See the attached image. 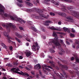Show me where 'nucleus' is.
Masks as SVG:
<instances>
[{"label": "nucleus", "instance_id": "nucleus-21", "mask_svg": "<svg viewBox=\"0 0 79 79\" xmlns=\"http://www.w3.org/2000/svg\"><path fill=\"white\" fill-rule=\"evenodd\" d=\"M53 37H57V34H56V32L54 31L53 32Z\"/></svg>", "mask_w": 79, "mask_h": 79}, {"label": "nucleus", "instance_id": "nucleus-45", "mask_svg": "<svg viewBox=\"0 0 79 79\" xmlns=\"http://www.w3.org/2000/svg\"><path fill=\"white\" fill-rule=\"evenodd\" d=\"M9 47L10 50H13V47L12 46H9Z\"/></svg>", "mask_w": 79, "mask_h": 79}, {"label": "nucleus", "instance_id": "nucleus-35", "mask_svg": "<svg viewBox=\"0 0 79 79\" xmlns=\"http://www.w3.org/2000/svg\"><path fill=\"white\" fill-rule=\"evenodd\" d=\"M58 59H59V60H60L61 61H62V62H64L65 61L64 60H62L61 59H60L59 58H58Z\"/></svg>", "mask_w": 79, "mask_h": 79}, {"label": "nucleus", "instance_id": "nucleus-11", "mask_svg": "<svg viewBox=\"0 0 79 79\" xmlns=\"http://www.w3.org/2000/svg\"><path fill=\"white\" fill-rule=\"evenodd\" d=\"M5 10V7L2 6L1 4H0V11L1 12H4Z\"/></svg>", "mask_w": 79, "mask_h": 79}, {"label": "nucleus", "instance_id": "nucleus-57", "mask_svg": "<svg viewBox=\"0 0 79 79\" xmlns=\"http://www.w3.org/2000/svg\"><path fill=\"white\" fill-rule=\"evenodd\" d=\"M26 45H27V46H29V43H27L26 44Z\"/></svg>", "mask_w": 79, "mask_h": 79}, {"label": "nucleus", "instance_id": "nucleus-3", "mask_svg": "<svg viewBox=\"0 0 79 79\" xmlns=\"http://www.w3.org/2000/svg\"><path fill=\"white\" fill-rule=\"evenodd\" d=\"M48 44L51 46H53L54 44L56 46H58L59 47L61 48V44L58 42V40L55 39H52L51 41H50L48 43Z\"/></svg>", "mask_w": 79, "mask_h": 79}, {"label": "nucleus", "instance_id": "nucleus-34", "mask_svg": "<svg viewBox=\"0 0 79 79\" xmlns=\"http://www.w3.org/2000/svg\"><path fill=\"white\" fill-rule=\"evenodd\" d=\"M45 23H52V22L50 21H45Z\"/></svg>", "mask_w": 79, "mask_h": 79}, {"label": "nucleus", "instance_id": "nucleus-64", "mask_svg": "<svg viewBox=\"0 0 79 79\" xmlns=\"http://www.w3.org/2000/svg\"><path fill=\"white\" fill-rule=\"evenodd\" d=\"M28 67L29 68H32V66L31 65H28Z\"/></svg>", "mask_w": 79, "mask_h": 79}, {"label": "nucleus", "instance_id": "nucleus-33", "mask_svg": "<svg viewBox=\"0 0 79 79\" xmlns=\"http://www.w3.org/2000/svg\"><path fill=\"white\" fill-rule=\"evenodd\" d=\"M45 70H47V71H49V72L51 71V70H50V69L48 68H45Z\"/></svg>", "mask_w": 79, "mask_h": 79}, {"label": "nucleus", "instance_id": "nucleus-23", "mask_svg": "<svg viewBox=\"0 0 79 79\" xmlns=\"http://www.w3.org/2000/svg\"><path fill=\"white\" fill-rule=\"evenodd\" d=\"M52 2L54 3L55 5H57V6H58V5H59V4L58 3L55 2V1H52Z\"/></svg>", "mask_w": 79, "mask_h": 79}, {"label": "nucleus", "instance_id": "nucleus-20", "mask_svg": "<svg viewBox=\"0 0 79 79\" xmlns=\"http://www.w3.org/2000/svg\"><path fill=\"white\" fill-rule=\"evenodd\" d=\"M63 29L64 31H65V32H66L67 31H69V30L68 29V28H66V27H64L63 28Z\"/></svg>", "mask_w": 79, "mask_h": 79}, {"label": "nucleus", "instance_id": "nucleus-13", "mask_svg": "<svg viewBox=\"0 0 79 79\" xmlns=\"http://www.w3.org/2000/svg\"><path fill=\"white\" fill-rule=\"evenodd\" d=\"M67 18L68 19H69L70 22H71V23H73L74 21L73 20V17L71 16L67 17Z\"/></svg>", "mask_w": 79, "mask_h": 79}, {"label": "nucleus", "instance_id": "nucleus-18", "mask_svg": "<svg viewBox=\"0 0 79 79\" xmlns=\"http://www.w3.org/2000/svg\"><path fill=\"white\" fill-rule=\"evenodd\" d=\"M75 44L77 45V46L76 47V48L77 49L79 48V42L78 40H76L75 41Z\"/></svg>", "mask_w": 79, "mask_h": 79}, {"label": "nucleus", "instance_id": "nucleus-47", "mask_svg": "<svg viewBox=\"0 0 79 79\" xmlns=\"http://www.w3.org/2000/svg\"><path fill=\"white\" fill-rule=\"evenodd\" d=\"M14 65H18V63H17V62H16L14 63Z\"/></svg>", "mask_w": 79, "mask_h": 79}, {"label": "nucleus", "instance_id": "nucleus-56", "mask_svg": "<svg viewBox=\"0 0 79 79\" xmlns=\"http://www.w3.org/2000/svg\"><path fill=\"white\" fill-rule=\"evenodd\" d=\"M4 15L6 17H7V16H8V15H7V14H5Z\"/></svg>", "mask_w": 79, "mask_h": 79}, {"label": "nucleus", "instance_id": "nucleus-52", "mask_svg": "<svg viewBox=\"0 0 79 79\" xmlns=\"http://www.w3.org/2000/svg\"><path fill=\"white\" fill-rule=\"evenodd\" d=\"M6 66H9V67H10L11 66V65H10V64L9 63L8 64H6Z\"/></svg>", "mask_w": 79, "mask_h": 79}, {"label": "nucleus", "instance_id": "nucleus-24", "mask_svg": "<svg viewBox=\"0 0 79 79\" xmlns=\"http://www.w3.org/2000/svg\"><path fill=\"white\" fill-rule=\"evenodd\" d=\"M1 45H2V46H3V48H6V49H7V47H6V45H5L4 44L2 43L1 44Z\"/></svg>", "mask_w": 79, "mask_h": 79}, {"label": "nucleus", "instance_id": "nucleus-60", "mask_svg": "<svg viewBox=\"0 0 79 79\" xmlns=\"http://www.w3.org/2000/svg\"><path fill=\"white\" fill-rule=\"evenodd\" d=\"M13 71V73H16L17 71H15V70H13V71Z\"/></svg>", "mask_w": 79, "mask_h": 79}, {"label": "nucleus", "instance_id": "nucleus-43", "mask_svg": "<svg viewBox=\"0 0 79 79\" xmlns=\"http://www.w3.org/2000/svg\"><path fill=\"white\" fill-rule=\"evenodd\" d=\"M28 41V42H31V40L29 39H28V38L26 39Z\"/></svg>", "mask_w": 79, "mask_h": 79}, {"label": "nucleus", "instance_id": "nucleus-58", "mask_svg": "<svg viewBox=\"0 0 79 79\" xmlns=\"http://www.w3.org/2000/svg\"><path fill=\"white\" fill-rule=\"evenodd\" d=\"M66 43L68 45H69L70 44L69 42L68 41H66Z\"/></svg>", "mask_w": 79, "mask_h": 79}, {"label": "nucleus", "instance_id": "nucleus-62", "mask_svg": "<svg viewBox=\"0 0 79 79\" xmlns=\"http://www.w3.org/2000/svg\"><path fill=\"white\" fill-rule=\"evenodd\" d=\"M2 70H3V71H6V69H5L3 68H2Z\"/></svg>", "mask_w": 79, "mask_h": 79}, {"label": "nucleus", "instance_id": "nucleus-26", "mask_svg": "<svg viewBox=\"0 0 79 79\" xmlns=\"http://www.w3.org/2000/svg\"><path fill=\"white\" fill-rule=\"evenodd\" d=\"M31 29H32V30H33V31H34L35 32H37V30L35 28V27H31Z\"/></svg>", "mask_w": 79, "mask_h": 79}, {"label": "nucleus", "instance_id": "nucleus-28", "mask_svg": "<svg viewBox=\"0 0 79 79\" xmlns=\"http://www.w3.org/2000/svg\"><path fill=\"white\" fill-rule=\"evenodd\" d=\"M49 52L51 53H55V51L54 50H49Z\"/></svg>", "mask_w": 79, "mask_h": 79}, {"label": "nucleus", "instance_id": "nucleus-32", "mask_svg": "<svg viewBox=\"0 0 79 79\" xmlns=\"http://www.w3.org/2000/svg\"><path fill=\"white\" fill-rule=\"evenodd\" d=\"M50 15L51 16H55V14L54 13L52 12H50Z\"/></svg>", "mask_w": 79, "mask_h": 79}, {"label": "nucleus", "instance_id": "nucleus-40", "mask_svg": "<svg viewBox=\"0 0 79 79\" xmlns=\"http://www.w3.org/2000/svg\"><path fill=\"white\" fill-rule=\"evenodd\" d=\"M19 29L20 30H21V31H23V28L21 27H19Z\"/></svg>", "mask_w": 79, "mask_h": 79}, {"label": "nucleus", "instance_id": "nucleus-50", "mask_svg": "<svg viewBox=\"0 0 79 79\" xmlns=\"http://www.w3.org/2000/svg\"><path fill=\"white\" fill-rule=\"evenodd\" d=\"M56 68L57 70H59V67H58V66H56Z\"/></svg>", "mask_w": 79, "mask_h": 79}, {"label": "nucleus", "instance_id": "nucleus-19", "mask_svg": "<svg viewBox=\"0 0 79 79\" xmlns=\"http://www.w3.org/2000/svg\"><path fill=\"white\" fill-rule=\"evenodd\" d=\"M64 53V51H63V50H61L60 52H59V55H63V53Z\"/></svg>", "mask_w": 79, "mask_h": 79}, {"label": "nucleus", "instance_id": "nucleus-30", "mask_svg": "<svg viewBox=\"0 0 79 79\" xmlns=\"http://www.w3.org/2000/svg\"><path fill=\"white\" fill-rule=\"evenodd\" d=\"M35 18H36V19H41V18L42 17H41L40 16H36L35 17Z\"/></svg>", "mask_w": 79, "mask_h": 79}, {"label": "nucleus", "instance_id": "nucleus-49", "mask_svg": "<svg viewBox=\"0 0 79 79\" xmlns=\"http://www.w3.org/2000/svg\"><path fill=\"white\" fill-rule=\"evenodd\" d=\"M26 69H27L28 71H30V69H29L28 67H26Z\"/></svg>", "mask_w": 79, "mask_h": 79}, {"label": "nucleus", "instance_id": "nucleus-48", "mask_svg": "<svg viewBox=\"0 0 79 79\" xmlns=\"http://www.w3.org/2000/svg\"><path fill=\"white\" fill-rule=\"evenodd\" d=\"M35 10L36 11H39V9L37 8H35Z\"/></svg>", "mask_w": 79, "mask_h": 79}, {"label": "nucleus", "instance_id": "nucleus-27", "mask_svg": "<svg viewBox=\"0 0 79 79\" xmlns=\"http://www.w3.org/2000/svg\"><path fill=\"white\" fill-rule=\"evenodd\" d=\"M27 5H29V6H32L33 5L32 4L28 2H27Z\"/></svg>", "mask_w": 79, "mask_h": 79}, {"label": "nucleus", "instance_id": "nucleus-22", "mask_svg": "<svg viewBox=\"0 0 79 79\" xmlns=\"http://www.w3.org/2000/svg\"><path fill=\"white\" fill-rule=\"evenodd\" d=\"M50 29H51V30H54L55 31H59V29L53 27H51L50 28Z\"/></svg>", "mask_w": 79, "mask_h": 79}, {"label": "nucleus", "instance_id": "nucleus-39", "mask_svg": "<svg viewBox=\"0 0 79 79\" xmlns=\"http://www.w3.org/2000/svg\"><path fill=\"white\" fill-rule=\"evenodd\" d=\"M71 60V61H73V60H74V57H72Z\"/></svg>", "mask_w": 79, "mask_h": 79}, {"label": "nucleus", "instance_id": "nucleus-1", "mask_svg": "<svg viewBox=\"0 0 79 79\" xmlns=\"http://www.w3.org/2000/svg\"><path fill=\"white\" fill-rule=\"evenodd\" d=\"M2 26L3 27H6V30L8 32H9L10 31V27H11L13 30H15V28H16V26L13 25V24L11 23H3Z\"/></svg>", "mask_w": 79, "mask_h": 79}, {"label": "nucleus", "instance_id": "nucleus-7", "mask_svg": "<svg viewBox=\"0 0 79 79\" xmlns=\"http://www.w3.org/2000/svg\"><path fill=\"white\" fill-rule=\"evenodd\" d=\"M16 73L19 74H20L21 75L24 76H26L27 77H29V74L25 73H23V72L22 71H21L20 73L19 72H17Z\"/></svg>", "mask_w": 79, "mask_h": 79}, {"label": "nucleus", "instance_id": "nucleus-29", "mask_svg": "<svg viewBox=\"0 0 79 79\" xmlns=\"http://www.w3.org/2000/svg\"><path fill=\"white\" fill-rule=\"evenodd\" d=\"M76 63H79V59L77 58L76 59Z\"/></svg>", "mask_w": 79, "mask_h": 79}, {"label": "nucleus", "instance_id": "nucleus-61", "mask_svg": "<svg viewBox=\"0 0 79 79\" xmlns=\"http://www.w3.org/2000/svg\"><path fill=\"white\" fill-rule=\"evenodd\" d=\"M49 63L50 64H52V63H53V62H52L51 61H49Z\"/></svg>", "mask_w": 79, "mask_h": 79}, {"label": "nucleus", "instance_id": "nucleus-44", "mask_svg": "<svg viewBox=\"0 0 79 79\" xmlns=\"http://www.w3.org/2000/svg\"><path fill=\"white\" fill-rule=\"evenodd\" d=\"M19 58L20 59H22L23 57V56H19Z\"/></svg>", "mask_w": 79, "mask_h": 79}, {"label": "nucleus", "instance_id": "nucleus-16", "mask_svg": "<svg viewBox=\"0 0 79 79\" xmlns=\"http://www.w3.org/2000/svg\"><path fill=\"white\" fill-rule=\"evenodd\" d=\"M40 12L39 13V16H42V17H44V14L42 13H43V11L40 10Z\"/></svg>", "mask_w": 79, "mask_h": 79}, {"label": "nucleus", "instance_id": "nucleus-5", "mask_svg": "<svg viewBox=\"0 0 79 79\" xmlns=\"http://www.w3.org/2000/svg\"><path fill=\"white\" fill-rule=\"evenodd\" d=\"M57 63L58 64H59V66H60L61 68H62L61 69L62 71H63L64 73V74L65 76V77H68V75H66V73H64V70H63V69H66V70H68V67L66 65H63L61 64L60 63V62H57Z\"/></svg>", "mask_w": 79, "mask_h": 79}, {"label": "nucleus", "instance_id": "nucleus-41", "mask_svg": "<svg viewBox=\"0 0 79 79\" xmlns=\"http://www.w3.org/2000/svg\"><path fill=\"white\" fill-rule=\"evenodd\" d=\"M41 76V77L43 79H44L45 77V75H42V76Z\"/></svg>", "mask_w": 79, "mask_h": 79}, {"label": "nucleus", "instance_id": "nucleus-59", "mask_svg": "<svg viewBox=\"0 0 79 79\" xmlns=\"http://www.w3.org/2000/svg\"><path fill=\"white\" fill-rule=\"evenodd\" d=\"M19 69H15V71H19Z\"/></svg>", "mask_w": 79, "mask_h": 79}, {"label": "nucleus", "instance_id": "nucleus-6", "mask_svg": "<svg viewBox=\"0 0 79 79\" xmlns=\"http://www.w3.org/2000/svg\"><path fill=\"white\" fill-rule=\"evenodd\" d=\"M35 45H33L31 47L32 50H39L40 46H39V44L36 42L35 43Z\"/></svg>", "mask_w": 79, "mask_h": 79}, {"label": "nucleus", "instance_id": "nucleus-36", "mask_svg": "<svg viewBox=\"0 0 79 79\" xmlns=\"http://www.w3.org/2000/svg\"><path fill=\"white\" fill-rule=\"evenodd\" d=\"M23 0H17L18 2H19V3H23V2L22 1Z\"/></svg>", "mask_w": 79, "mask_h": 79}, {"label": "nucleus", "instance_id": "nucleus-12", "mask_svg": "<svg viewBox=\"0 0 79 79\" xmlns=\"http://www.w3.org/2000/svg\"><path fill=\"white\" fill-rule=\"evenodd\" d=\"M34 68L35 69H36L38 70V69H40L41 68V66L40 64H39L36 65L34 66Z\"/></svg>", "mask_w": 79, "mask_h": 79}, {"label": "nucleus", "instance_id": "nucleus-25", "mask_svg": "<svg viewBox=\"0 0 79 79\" xmlns=\"http://www.w3.org/2000/svg\"><path fill=\"white\" fill-rule=\"evenodd\" d=\"M15 39L16 40V41H17L18 42V43H21V40H19L18 38L15 37Z\"/></svg>", "mask_w": 79, "mask_h": 79}, {"label": "nucleus", "instance_id": "nucleus-9", "mask_svg": "<svg viewBox=\"0 0 79 79\" xmlns=\"http://www.w3.org/2000/svg\"><path fill=\"white\" fill-rule=\"evenodd\" d=\"M25 53L27 57H29V56H30L31 55V54H32L31 52L27 50L26 52H25Z\"/></svg>", "mask_w": 79, "mask_h": 79}, {"label": "nucleus", "instance_id": "nucleus-10", "mask_svg": "<svg viewBox=\"0 0 79 79\" xmlns=\"http://www.w3.org/2000/svg\"><path fill=\"white\" fill-rule=\"evenodd\" d=\"M62 7L63 8H62L61 10L63 11V12H66L67 13H68V11L66 10V6H63Z\"/></svg>", "mask_w": 79, "mask_h": 79}, {"label": "nucleus", "instance_id": "nucleus-54", "mask_svg": "<svg viewBox=\"0 0 79 79\" xmlns=\"http://www.w3.org/2000/svg\"><path fill=\"white\" fill-rule=\"evenodd\" d=\"M39 73H40V76H41L42 75V72H41V71L39 72Z\"/></svg>", "mask_w": 79, "mask_h": 79}, {"label": "nucleus", "instance_id": "nucleus-42", "mask_svg": "<svg viewBox=\"0 0 79 79\" xmlns=\"http://www.w3.org/2000/svg\"><path fill=\"white\" fill-rule=\"evenodd\" d=\"M15 69H16V68H13L12 69H11V71H15Z\"/></svg>", "mask_w": 79, "mask_h": 79}, {"label": "nucleus", "instance_id": "nucleus-55", "mask_svg": "<svg viewBox=\"0 0 79 79\" xmlns=\"http://www.w3.org/2000/svg\"><path fill=\"white\" fill-rule=\"evenodd\" d=\"M45 26H49V24L48 23H45Z\"/></svg>", "mask_w": 79, "mask_h": 79}, {"label": "nucleus", "instance_id": "nucleus-4", "mask_svg": "<svg viewBox=\"0 0 79 79\" xmlns=\"http://www.w3.org/2000/svg\"><path fill=\"white\" fill-rule=\"evenodd\" d=\"M10 18L11 19L14 20V21L16 20V21L19 22L21 24H23V23H26V21H25L23 20V19H21L20 18H18L17 17H14L12 16H10Z\"/></svg>", "mask_w": 79, "mask_h": 79}, {"label": "nucleus", "instance_id": "nucleus-31", "mask_svg": "<svg viewBox=\"0 0 79 79\" xmlns=\"http://www.w3.org/2000/svg\"><path fill=\"white\" fill-rule=\"evenodd\" d=\"M27 11L29 13L30 12H33V10H32L31 9H28Z\"/></svg>", "mask_w": 79, "mask_h": 79}, {"label": "nucleus", "instance_id": "nucleus-8", "mask_svg": "<svg viewBox=\"0 0 79 79\" xmlns=\"http://www.w3.org/2000/svg\"><path fill=\"white\" fill-rule=\"evenodd\" d=\"M4 34L5 36L7 37V40L9 43H10L11 42V40H10L12 39V38L10 36H9L8 35H6V33L5 32H4Z\"/></svg>", "mask_w": 79, "mask_h": 79}, {"label": "nucleus", "instance_id": "nucleus-53", "mask_svg": "<svg viewBox=\"0 0 79 79\" xmlns=\"http://www.w3.org/2000/svg\"><path fill=\"white\" fill-rule=\"evenodd\" d=\"M58 24L59 25H61V22L60 21L58 23Z\"/></svg>", "mask_w": 79, "mask_h": 79}, {"label": "nucleus", "instance_id": "nucleus-14", "mask_svg": "<svg viewBox=\"0 0 79 79\" xmlns=\"http://www.w3.org/2000/svg\"><path fill=\"white\" fill-rule=\"evenodd\" d=\"M33 3L35 5L37 6V4H39V0H34L33 1Z\"/></svg>", "mask_w": 79, "mask_h": 79}, {"label": "nucleus", "instance_id": "nucleus-15", "mask_svg": "<svg viewBox=\"0 0 79 79\" xmlns=\"http://www.w3.org/2000/svg\"><path fill=\"white\" fill-rule=\"evenodd\" d=\"M15 35L17 36L18 38H20V39H21L22 37H23V36L21 35L18 34L17 33H15Z\"/></svg>", "mask_w": 79, "mask_h": 79}, {"label": "nucleus", "instance_id": "nucleus-17", "mask_svg": "<svg viewBox=\"0 0 79 79\" xmlns=\"http://www.w3.org/2000/svg\"><path fill=\"white\" fill-rule=\"evenodd\" d=\"M59 15L62 16H64V17H65V16H66V14L64 13L60 12L59 13Z\"/></svg>", "mask_w": 79, "mask_h": 79}, {"label": "nucleus", "instance_id": "nucleus-2", "mask_svg": "<svg viewBox=\"0 0 79 79\" xmlns=\"http://www.w3.org/2000/svg\"><path fill=\"white\" fill-rule=\"evenodd\" d=\"M74 69L77 70V71H76V72L74 71L69 70V72L70 73L71 75H72V77H76V74L79 77V71L77 70L79 69V67L77 66H75Z\"/></svg>", "mask_w": 79, "mask_h": 79}, {"label": "nucleus", "instance_id": "nucleus-63", "mask_svg": "<svg viewBox=\"0 0 79 79\" xmlns=\"http://www.w3.org/2000/svg\"><path fill=\"white\" fill-rule=\"evenodd\" d=\"M60 75L62 76V77L61 76V78H62V77H64V76H63V74L62 73H60Z\"/></svg>", "mask_w": 79, "mask_h": 79}, {"label": "nucleus", "instance_id": "nucleus-51", "mask_svg": "<svg viewBox=\"0 0 79 79\" xmlns=\"http://www.w3.org/2000/svg\"><path fill=\"white\" fill-rule=\"evenodd\" d=\"M72 47L73 48H75V44H73Z\"/></svg>", "mask_w": 79, "mask_h": 79}, {"label": "nucleus", "instance_id": "nucleus-38", "mask_svg": "<svg viewBox=\"0 0 79 79\" xmlns=\"http://www.w3.org/2000/svg\"><path fill=\"white\" fill-rule=\"evenodd\" d=\"M57 34H61V35H63V34H64V33H63L60 32H58Z\"/></svg>", "mask_w": 79, "mask_h": 79}, {"label": "nucleus", "instance_id": "nucleus-37", "mask_svg": "<svg viewBox=\"0 0 79 79\" xmlns=\"http://www.w3.org/2000/svg\"><path fill=\"white\" fill-rule=\"evenodd\" d=\"M17 4L19 7H20V8H21V7H22V6L20 4L17 3Z\"/></svg>", "mask_w": 79, "mask_h": 79}, {"label": "nucleus", "instance_id": "nucleus-46", "mask_svg": "<svg viewBox=\"0 0 79 79\" xmlns=\"http://www.w3.org/2000/svg\"><path fill=\"white\" fill-rule=\"evenodd\" d=\"M70 36L71 37H74V35L73 34L71 33L70 34Z\"/></svg>", "mask_w": 79, "mask_h": 79}]
</instances>
